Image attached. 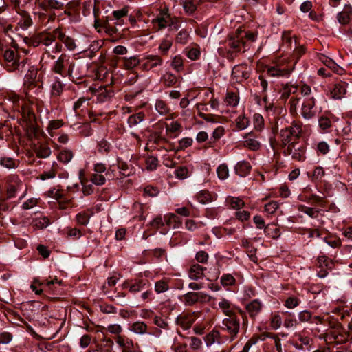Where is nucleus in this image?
<instances>
[{
  "label": "nucleus",
  "mask_w": 352,
  "mask_h": 352,
  "mask_svg": "<svg viewBox=\"0 0 352 352\" xmlns=\"http://www.w3.org/2000/svg\"><path fill=\"white\" fill-rule=\"evenodd\" d=\"M79 68H80V65L69 61L67 54H62L54 62L52 67V71L55 74L60 75L62 77L68 76L72 79H78L82 74L76 72V69Z\"/></svg>",
  "instance_id": "nucleus-1"
},
{
  "label": "nucleus",
  "mask_w": 352,
  "mask_h": 352,
  "mask_svg": "<svg viewBox=\"0 0 352 352\" xmlns=\"http://www.w3.org/2000/svg\"><path fill=\"white\" fill-rule=\"evenodd\" d=\"M21 118L19 124L26 129L30 138H37L40 133L37 119L34 111H19Z\"/></svg>",
  "instance_id": "nucleus-2"
},
{
  "label": "nucleus",
  "mask_w": 352,
  "mask_h": 352,
  "mask_svg": "<svg viewBox=\"0 0 352 352\" xmlns=\"http://www.w3.org/2000/svg\"><path fill=\"white\" fill-rule=\"evenodd\" d=\"M295 127L296 129H294L293 126H286L280 130V143L278 144L283 151L287 147L289 144L292 143L291 141L292 137H295L296 138L299 137V134L300 133V128L297 127L296 125H295Z\"/></svg>",
  "instance_id": "nucleus-3"
},
{
  "label": "nucleus",
  "mask_w": 352,
  "mask_h": 352,
  "mask_svg": "<svg viewBox=\"0 0 352 352\" xmlns=\"http://www.w3.org/2000/svg\"><path fill=\"white\" fill-rule=\"evenodd\" d=\"M283 153L285 156L292 155V159L298 161H304L306 158L305 147L296 142L289 144Z\"/></svg>",
  "instance_id": "nucleus-4"
},
{
  "label": "nucleus",
  "mask_w": 352,
  "mask_h": 352,
  "mask_svg": "<svg viewBox=\"0 0 352 352\" xmlns=\"http://www.w3.org/2000/svg\"><path fill=\"white\" fill-rule=\"evenodd\" d=\"M222 328L227 330L232 338L236 337L240 328V320L236 314L228 316L222 322Z\"/></svg>",
  "instance_id": "nucleus-5"
},
{
  "label": "nucleus",
  "mask_w": 352,
  "mask_h": 352,
  "mask_svg": "<svg viewBox=\"0 0 352 352\" xmlns=\"http://www.w3.org/2000/svg\"><path fill=\"white\" fill-rule=\"evenodd\" d=\"M3 58L6 62V67L10 72L19 69L21 63L19 61V55L16 50L8 49L4 52Z\"/></svg>",
  "instance_id": "nucleus-6"
},
{
  "label": "nucleus",
  "mask_w": 352,
  "mask_h": 352,
  "mask_svg": "<svg viewBox=\"0 0 352 352\" xmlns=\"http://www.w3.org/2000/svg\"><path fill=\"white\" fill-rule=\"evenodd\" d=\"M149 286V282L147 279L136 278L133 280H127L122 285L124 289H129L131 293H136L146 289Z\"/></svg>",
  "instance_id": "nucleus-7"
},
{
  "label": "nucleus",
  "mask_w": 352,
  "mask_h": 352,
  "mask_svg": "<svg viewBox=\"0 0 352 352\" xmlns=\"http://www.w3.org/2000/svg\"><path fill=\"white\" fill-rule=\"evenodd\" d=\"M208 295L204 292H189L183 295L182 300L186 306H192L197 302H204Z\"/></svg>",
  "instance_id": "nucleus-8"
},
{
  "label": "nucleus",
  "mask_w": 352,
  "mask_h": 352,
  "mask_svg": "<svg viewBox=\"0 0 352 352\" xmlns=\"http://www.w3.org/2000/svg\"><path fill=\"white\" fill-rule=\"evenodd\" d=\"M40 35L41 44L47 47L51 45L56 39L63 38V31L60 28H57L52 32H41Z\"/></svg>",
  "instance_id": "nucleus-9"
},
{
  "label": "nucleus",
  "mask_w": 352,
  "mask_h": 352,
  "mask_svg": "<svg viewBox=\"0 0 352 352\" xmlns=\"http://www.w3.org/2000/svg\"><path fill=\"white\" fill-rule=\"evenodd\" d=\"M226 43L229 47L228 52L232 55L240 52L243 48L245 49V43L243 38L238 34L230 36ZM245 51V50H243V52Z\"/></svg>",
  "instance_id": "nucleus-10"
},
{
  "label": "nucleus",
  "mask_w": 352,
  "mask_h": 352,
  "mask_svg": "<svg viewBox=\"0 0 352 352\" xmlns=\"http://www.w3.org/2000/svg\"><path fill=\"white\" fill-rule=\"evenodd\" d=\"M232 76L238 82H241L250 77V68L246 65H238L234 67Z\"/></svg>",
  "instance_id": "nucleus-11"
},
{
  "label": "nucleus",
  "mask_w": 352,
  "mask_h": 352,
  "mask_svg": "<svg viewBox=\"0 0 352 352\" xmlns=\"http://www.w3.org/2000/svg\"><path fill=\"white\" fill-rule=\"evenodd\" d=\"M38 7L43 11L61 10L65 8L63 2L58 0H43L38 3Z\"/></svg>",
  "instance_id": "nucleus-12"
},
{
  "label": "nucleus",
  "mask_w": 352,
  "mask_h": 352,
  "mask_svg": "<svg viewBox=\"0 0 352 352\" xmlns=\"http://www.w3.org/2000/svg\"><path fill=\"white\" fill-rule=\"evenodd\" d=\"M26 97L29 98V94L26 92ZM10 100L13 102V104L17 106H21V110H33V101L28 98V102L24 99H21L19 96L16 94H12L10 96Z\"/></svg>",
  "instance_id": "nucleus-13"
},
{
  "label": "nucleus",
  "mask_w": 352,
  "mask_h": 352,
  "mask_svg": "<svg viewBox=\"0 0 352 352\" xmlns=\"http://www.w3.org/2000/svg\"><path fill=\"white\" fill-rule=\"evenodd\" d=\"M294 69V66L292 68H282L279 65L272 66L267 69V74L272 77L289 76Z\"/></svg>",
  "instance_id": "nucleus-14"
},
{
  "label": "nucleus",
  "mask_w": 352,
  "mask_h": 352,
  "mask_svg": "<svg viewBox=\"0 0 352 352\" xmlns=\"http://www.w3.org/2000/svg\"><path fill=\"white\" fill-rule=\"evenodd\" d=\"M144 63L142 67L145 70H150L163 63L162 59L157 55H148L144 58Z\"/></svg>",
  "instance_id": "nucleus-15"
},
{
  "label": "nucleus",
  "mask_w": 352,
  "mask_h": 352,
  "mask_svg": "<svg viewBox=\"0 0 352 352\" xmlns=\"http://www.w3.org/2000/svg\"><path fill=\"white\" fill-rule=\"evenodd\" d=\"M21 16L19 25L23 30H26L32 25L33 21L30 14L22 9L16 11Z\"/></svg>",
  "instance_id": "nucleus-16"
},
{
  "label": "nucleus",
  "mask_w": 352,
  "mask_h": 352,
  "mask_svg": "<svg viewBox=\"0 0 352 352\" xmlns=\"http://www.w3.org/2000/svg\"><path fill=\"white\" fill-rule=\"evenodd\" d=\"M129 12V8L125 6L120 10H114L112 12V17L110 21H116L113 23L116 25H122L124 23L123 18L126 16Z\"/></svg>",
  "instance_id": "nucleus-17"
},
{
  "label": "nucleus",
  "mask_w": 352,
  "mask_h": 352,
  "mask_svg": "<svg viewBox=\"0 0 352 352\" xmlns=\"http://www.w3.org/2000/svg\"><path fill=\"white\" fill-rule=\"evenodd\" d=\"M318 58L324 65L330 68L335 73L342 74V68L337 65L331 58L322 54L318 55Z\"/></svg>",
  "instance_id": "nucleus-18"
},
{
  "label": "nucleus",
  "mask_w": 352,
  "mask_h": 352,
  "mask_svg": "<svg viewBox=\"0 0 352 352\" xmlns=\"http://www.w3.org/2000/svg\"><path fill=\"white\" fill-rule=\"evenodd\" d=\"M262 307V303L258 299H254L246 305L245 309L250 316L254 318L260 313Z\"/></svg>",
  "instance_id": "nucleus-19"
},
{
  "label": "nucleus",
  "mask_w": 352,
  "mask_h": 352,
  "mask_svg": "<svg viewBox=\"0 0 352 352\" xmlns=\"http://www.w3.org/2000/svg\"><path fill=\"white\" fill-rule=\"evenodd\" d=\"M206 270V267L197 263L193 264L190 266L189 270V278L192 280H197L204 276V272Z\"/></svg>",
  "instance_id": "nucleus-20"
},
{
  "label": "nucleus",
  "mask_w": 352,
  "mask_h": 352,
  "mask_svg": "<svg viewBox=\"0 0 352 352\" xmlns=\"http://www.w3.org/2000/svg\"><path fill=\"white\" fill-rule=\"evenodd\" d=\"M194 322V317L188 314H181L176 318L177 324L182 327L184 329H188Z\"/></svg>",
  "instance_id": "nucleus-21"
},
{
  "label": "nucleus",
  "mask_w": 352,
  "mask_h": 352,
  "mask_svg": "<svg viewBox=\"0 0 352 352\" xmlns=\"http://www.w3.org/2000/svg\"><path fill=\"white\" fill-rule=\"evenodd\" d=\"M116 342L122 349V352H131L134 349L133 342L131 339L118 336Z\"/></svg>",
  "instance_id": "nucleus-22"
},
{
  "label": "nucleus",
  "mask_w": 352,
  "mask_h": 352,
  "mask_svg": "<svg viewBox=\"0 0 352 352\" xmlns=\"http://www.w3.org/2000/svg\"><path fill=\"white\" fill-rule=\"evenodd\" d=\"M252 169V166L248 162H239L234 167L235 173L240 177L247 176Z\"/></svg>",
  "instance_id": "nucleus-23"
},
{
  "label": "nucleus",
  "mask_w": 352,
  "mask_h": 352,
  "mask_svg": "<svg viewBox=\"0 0 352 352\" xmlns=\"http://www.w3.org/2000/svg\"><path fill=\"white\" fill-rule=\"evenodd\" d=\"M253 100L256 103L260 109L264 110H270L272 108V103L270 102L266 96H259L256 94L253 96Z\"/></svg>",
  "instance_id": "nucleus-24"
},
{
  "label": "nucleus",
  "mask_w": 352,
  "mask_h": 352,
  "mask_svg": "<svg viewBox=\"0 0 352 352\" xmlns=\"http://www.w3.org/2000/svg\"><path fill=\"white\" fill-rule=\"evenodd\" d=\"M33 149L36 156L39 158H46L51 154V149L47 145H35Z\"/></svg>",
  "instance_id": "nucleus-25"
},
{
  "label": "nucleus",
  "mask_w": 352,
  "mask_h": 352,
  "mask_svg": "<svg viewBox=\"0 0 352 352\" xmlns=\"http://www.w3.org/2000/svg\"><path fill=\"white\" fill-rule=\"evenodd\" d=\"M346 92V89L344 83H338L334 85L331 94L334 99L341 98Z\"/></svg>",
  "instance_id": "nucleus-26"
},
{
  "label": "nucleus",
  "mask_w": 352,
  "mask_h": 352,
  "mask_svg": "<svg viewBox=\"0 0 352 352\" xmlns=\"http://www.w3.org/2000/svg\"><path fill=\"white\" fill-rule=\"evenodd\" d=\"M129 329L138 334H144L147 332V325L144 322L137 321L131 326Z\"/></svg>",
  "instance_id": "nucleus-27"
},
{
  "label": "nucleus",
  "mask_w": 352,
  "mask_h": 352,
  "mask_svg": "<svg viewBox=\"0 0 352 352\" xmlns=\"http://www.w3.org/2000/svg\"><path fill=\"white\" fill-rule=\"evenodd\" d=\"M23 40L28 45L34 47H36L41 44L40 32L31 36H26Z\"/></svg>",
  "instance_id": "nucleus-28"
},
{
  "label": "nucleus",
  "mask_w": 352,
  "mask_h": 352,
  "mask_svg": "<svg viewBox=\"0 0 352 352\" xmlns=\"http://www.w3.org/2000/svg\"><path fill=\"white\" fill-rule=\"evenodd\" d=\"M239 101V97L236 93L232 91H228L227 93L225 102L228 105L235 107L238 104Z\"/></svg>",
  "instance_id": "nucleus-29"
},
{
  "label": "nucleus",
  "mask_w": 352,
  "mask_h": 352,
  "mask_svg": "<svg viewBox=\"0 0 352 352\" xmlns=\"http://www.w3.org/2000/svg\"><path fill=\"white\" fill-rule=\"evenodd\" d=\"M161 81L166 87H171L177 83V78L174 74L167 72L162 77Z\"/></svg>",
  "instance_id": "nucleus-30"
},
{
  "label": "nucleus",
  "mask_w": 352,
  "mask_h": 352,
  "mask_svg": "<svg viewBox=\"0 0 352 352\" xmlns=\"http://www.w3.org/2000/svg\"><path fill=\"white\" fill-rule=\"evenodd\" d=\"M265 234L271 236L273 239H277L280 236V230L274 224H268L265 228Z\"/></svg>",
  "instance_id": "nucleus-31"
},
{
  "label": "nucleus",
  "mask_w": 352,
  "mask_h": 352,
  "mask_svg": "<svg viewBox=\"0 0 352 352\" xmlns=\"http://www.w3.org/2000/svg\"><path fill=\"white\" fill-rule=\"evenodd\" d=\"M298 210L305 213L311 218H317L319 214V210L315 208L307 207L304 205L299 206Z\"/></svg>",
  "instance_id": "nucleus-32"
},
{
  "label": "nucleus",
  "mask_w": 352,
  "mask_h": 352,
  "mask_svg": "<svg viewBox=\"0 0 352 352\" xmlns=\"http://www.w3.org/2000/svg\"><path fill=\"white\" fill-rule=\"evenodd\" d=\"M184 10L188 14H192L197 9L194 0H181Z\"/></svg>",
  "instance_id": "nucleus-33"
},
{
  "label": "nucleus",
  "mask_w": 352,
  "mask_h": 352,
  "mask_svg": "<svg viewBox=\"0 0 352 352\" xmlns=\"http://www.w3.org/2000/svg\"><path fill=\"white\" fill-rule=\"evenodd\" d=\"M102 30L109 36H113L118 32L116 25L110 24L109 20L102 21Z\"/></svg>",
  "instance_id": "nucleus-34"
},
{
  "label": "nucleus",
  "mask_w": 352,
  "mask_h": 352,
  "mask_svg": "<svg viewBox=\"0 0 352 352\" xmlns=\"http://www.w3.org/2000/svg\"><path fill=\"white\" fill-rule=\"evenodd\" d=\"M38 69L34 66H32L28 71L26 75H25V78L28 79V80H30L31 81L30 82L28 86V89H30L31 87H33L34 86L33 82H34V80L36 78V76H37V74H38Z\"/></svg>",
  "instance_id": "nucleus-35"
},
{
  "label": "nucleus",
  "mask_w": 352,
  "mask_h": 352,
  "mask_svg": "<svg viewBox=\"0 0 352 352\" xmlns=\"http://www.w3.org/2000/svg\"><path fill=\"white\" fill-rule=\"evenodd\" d=\"M144 118V112L139 111L138 113L129 116V118H128V123L130 125V126H135L138 123L143 121Z\"/></svg>",
  "instance_id": "nucleus-36"
},
{
  "label": "nucleus",
  "mask_w": 352,
  "mask_h": 352,
  "mask_svg": "<svg viewBox=\"0 0 352 352\" xmlns=\"http://www.w3.org/2000/svg\"><path fill=\"white\" fill-rule=\"evenodd\" d=\"M58 40L61 41L65 45L67 50L72 51L76 48L75 41L73 38L66 36L65 33L63 32V38H58Z\"/></svg>",
  "instance_id": "nucleus-37"
},
{
  "label": "nucleus",
  "mask_w": 352,
  "mask_h": 352,
  "mask_svg": "<svg viewBox=\"0 0 352 352\" xmlns=\"http://www.w3.org/2000/svg\"><path fill=\"white\" fill-rule=\"evenodd\" d=\"M140 60L137 56H131L130 58H124V66L126 69H131L140 63Z\"/></svg>",
  "instance_id": "nucleus-38"
},
{
  "label": "nucleus",
  "mask_w": 352,
  "mask_h": 352,
  "mask_svg": "<svg viewBox=\"0 0 352 352\" xmlns=\"http://www.w3.org/2000/svg\"><path fill=\"white\" fill-rule=\"evenodd\" d=\"M217 173L218 175V177L221 179L224 180L227 179L229 176V170L228 166L226 164H222L218 166L217 168Z\"/></svg>",
  "instance_id": "nucleus-39"
},
{
  "label": "nucleus",
  "mask_w": 352,
  "mask_h": 352,
  "mask_svg": "<svg viewBox=\"0 0 352 352\" xmlns=\"http://www.w3.org/2000/svg\"><path fill=\"white\" fill-rule=\"evenodd\" d=\"M197 197L198 201L203 204L211 202L212 201V196L208 191H200L197 195Z\"/></svg>",
  "instance_id": "nucleus-40"
},
{
  "label": "nucleus",
  "mask_w": 352,
  "mask_h": 352,
  "mask_svg": "<svg viewBox=\"0 0 352 352\" xmlns=\"http://www.w3.org/2000/svg\"><path fill=\"white\" fill-rule=\"evenodd\" d=\"M219 306L227 316L235 314L233 311L230 309V303L228 300L225 298L221 299V300L219 302Z\"/></svg>",
  "instance_id": "nucleus-41"
},
{
  "label": "nucleus",
  "mask_w": 352,
  "mask_h": 352,
  "mask_svg": "<svg viewBox=\"0 0 352 352\" xmlns=\"http://www.w3.org/2000/svg\"><path fill=\"white\" fill-rule=\"evenodd\" d=\"M72 157L73 153L69 150L62 151L58 155V160L65 164L69 162Z\"/></svg>",
  "instance_id": "nucleus-42"
},
{
  "label": "nucleus",
  "mask_w": 352,
  "mask_h": 352,
  "mask_svg": "<svg viewBox=\"0 0 352 352\" xmlns=\"http://www.w3.org/2000/svg\"><path fill=\"white\" fill-rule=\"evenodd\" d=\"M76 219L78 224L86 226L89 223L90 215L86 212H81L76 214Z\"/></svg>",
  "instance_id": "nucleus-43"
},
{
  "label": "nucleus",
  "mask_w": 352,
  "mask_h": 352,
  "mask_svg": "<svg viewBox=\"0 0 352 352\" xmlns=\"http://www.w3.org/2000/svg\"><path fill=\"white\" fill-rule=\"evenodd\" d=\"M221 283L223 286H232L235 285L236 279L230 274H224L221 278Z\"/></svg>",
  "instance_id": "nucleus-44"
},
{
  "label": "nucleus",
  "mask_w": 352,
  "mask_h": 352,
  "mask_svg": "<svg viewBox=\"0 0 352 352\" xmlns=\"http://www.w3.org/2000/svg\"><path fill=\"white\" fill-rule=\"evenodd\" d=\"M219 337V333L218 331L212 330L208 334H207L204 339L207 346L212 345L215 340Z\"/></svg>",
  "instance_id": "nucleus-45"
},
{
  "label": "nucleus",
  "mask_w": 352,
  "mask_h": 352,
  "mask_svg": "<svg viewBox=\"0 0 352 352\" xmlns=\"http://www.w3.org/2000/svg\"><path fill=\"white\" fill-rule=\"evenodd\" d=\"M166 131L167 133H173L175 132L180 131L182 125L178 121H173L169 125L167 123H165Z\"/></svg>",
  "instance_id": "nucleus-46"
},
{
  "label": "nucleus",
  "mask_w": 352,
  "mask_h": 352,
  "mask_svg": "<svg viewBox=\"0 0 352 352\" xmlns=\"http://www.w3.org/2000/svg\"><path fill=\"white\" fill-rule=\"evenodd\" d=\"M171 66L177 72H180L184 67V61L181 56H175L171 63Z\"/></svg>",
  "instance_id": "nucleus-47"
},
{
  "label": "nucleus",
  "mask_w": 352,
  "mask_h": 352,
  "mask_svg": "<svg viewBox=\"0 0 352 352\" xmlns=\"http://www.w3.org/2000/svg\"><path fill=\"white\" fill-rule=\"evenodd\" d=\"M188 169L186 166H179L175 170V175L179 179H184L188 177Z\"/></svg>",
  "instance_id": "nucleus-48"
},
{
  "label": "nucleus",
  "mask_w": 352,
  "mask_h": 352,
  "mask_svg": "<svg viewBox=\"0 0 352 352\" xmlns=\"http://www.w3.org/2000/svg\"><path fill=\"white\" fill-rule=\"evenodd\" d=\"M189 38V34L186 30H182L177 35L175 41L178 43L186 44Z\"/></svg>",
  "instance_id": "nucleus-49"
},
{
  "label": "nucleus",
  "mask_w": 352,
  "mask_h": 352,
  "mask_svg": "<svg viewBox=\"0 0 352 352\" xmlns=\"http://www.w3.org/2000/svg\"><path fill=\"white\" fill-rule=\"evenodd\" d=\"M91 181L97 186H102L105 184L106 178L102 174L94 173L91 177Z\"/></svg>",
  "instance_id": "nucleus-50"
},
{
  "label": "nucleus",
  "mask_w": 352,
  "mask_h": 352,
  "mask_svg": "<svg viewBox=\"0 0 352 352\" xmlns=\"http://www.w3.org/2000/svg\"><path fill=\"white\" fill-rule=\"evenodd\" d=\"M192 144V139L190 138H184L179 141V146L175 149L176 151L184 150L190 146Z\"/></svg>",
  "instance_id": "nucleus-51"
},
{
  "label": "nucleus",
  "mask_w": 352,
  "mask_h": 352,
  "mask_svg": "<svg viewBox=\"0 0 352 352\" xmlns=\"http://www.w3.org/2000/svg\"><path fill=\"white\" fill-rule=\"evenodd\" d=\"M325 175V172L322 167L316 166L313 172L311 179L313 181L321 180L322 177Z\"/></svg>",
  "instance_id": "nucleus-52"
},
{
  "label": "nucleus",
  "mask_w": 352,
  "mask_h": 352,
  "mask_svg": "<svg viewBox=\"0 0 352 352\" xmlns=\"http://www.w3.org/2000/svg\"><path fill=\"white\" fill-rule=\"evenodd\" d=\"M168 288L169 287L167 282L164 280H161L155 283V290L158 294L167 291Z\"/></svg>",
  "instance_id": "nucleus-53"
},
{
  "label": "nucleus",
  "mask_w": 352,
  "mask_h": 352,
  "mask_svg": "<svg viewBox=\"0 0 352 352\" xmlns=\"http://www.w3.org/2000/svg\"><path fill=\"white\" fill-rule=\"evenodd\" d=\"M50 220L47 217H43L34 221V226L40 229L47 227L50 224Z\"/></svg>",
  "instance_id": "nucleus-54"
},
{
  "label": "nucleus",
  "mask_w": 352,
  "mask_h": 352,
  "mask_svg": "<svg viewBox=\"0 0 352 352\" xmlns=\"http://www.w3.org/2000/svg\"><path fill=\"white\" fill-rule=\"evenodd\" d=\"M100 311L104 314H116L117 308L109 304H102L100 305Z\"/></svg>",
  "instance_id": "nucleus-55"
},
{
  "label": "nucleus",
  "mask_w": 352,
  "mask_h": 352,
  "mask_svg": "<svg viewBox=\"0 0 352 352\" xmlns=\"http://www.w3.org/2000/svg\"><path fill=\"white\" fill-rule=\"evenodd\" d=\"M300 300L294 296L287 298L285 302V305L289 309H293L299 305Z\"/></svg>",
  "instance_id": "nucleus-56"
},
{
  "label": "nucleus",
  "mask_w": 352,
  "mask_h": 352,
  "mask_svg": "<svg viewBox=\"0 0 352 352\" xmlns=\"http://www.w3.org/2000/svg\"><path fill=\"white\" fill-rule=\"evenodd\" d=\"M153 322L155 325H157L158 327L164 329H168L169 325L168 322L162 317L160 316H155L153 319Z\"/></svg>",
  "instance_id": "nucleus-57"
},
{
  "label": "nucleus",
  "mask_w": 352,
  "mask_h": 352,
  "mask_svg": "<svg viewBox=\"0 0 352 352\" xmlns=\"http://www.w3.org/2000/svg\"><path fill=\"white\" fill-rule=\"evenodd\" d=\"M0 164L8 168H13L15 167L14 160L11 157H1L0 159Z\"/></svg>",
  "instance_id": "nucleus-58"
},
{
  "label": "nucleus",
  "mask_w": 352,
  "mask_h": 352,
  "mask_svg": "<svg viewBox=\"0 0 352 352\" xmlns=\"http://www.w3.org/2000/svg\"><path fill=\"white\" fill-rule=\"evenodd\" d=\"M249 124V120L248 118L245 116L241 117L239 116L236 119V126L239 130L245 129Z\"/></svg>",
  "instance_id": "nucleus-59"
},
{
  "label": "nucleus",
  "mask_w": 352,
  "mask_h": 352,
  "mask_svg": "<svg viewBox=\"0 0 352 352\" xmlns=\"http://www.w3.org/2000/svg\"><path fill=\"white\" fill-rule=\"evenodd\" d=\"M208 254L206 252L201 250L197 252L195 259L199 263H206L208 262Z\"/></svg>",
  "instance_id": "nucleus-60"
},
{
  "label": "nucleus",
  "mask_w": 352,
  "mask_h": 352,
  "mask_svg": "<svg viewBox=\"0 0 352 352\" xmlns=\"http://www.w3.org/2000/svg\"><path fill=\"white\" fill-rule=\"evenodd\" d=\"M63 85L59 80H56L54 82L52 89V94L54 96H59L60 94L63 91Z\"/></svg>",
  "instance_id": "nucleus-61"
},
{
  "label": "nucleus",
  "mask_w": 352,
  "mask_h": 352,
  "mask_svg": "<svg viewBox=\"0 0 352 352\" xmlns=\"http://www.w3.org/2000/svg\"><path fill=\"white\" fill-rule=\"evenodd\" d=\"M118 168L120 170V173L124 176L126 177L130 175L129 166L124 162L118 161Z\"/></svg>",
  "instance_id": "nucleus-62"
},
{
  "label": "nucleus",
  "mask_w": 352,
  "mask_h": 352,
  "mask_svg": "<svg viewBox=\"0 0 352 352\" xmlns=\"http://www.w3.org/2000/svg\"><path fill=\"white\" fill-rule=\"evenodd\" d=\"M186 56L192 60H197L200 56V51L197 48H191L186 52Z\"/></svg>",
  "instance_id": "nucleus-63"
},
{
  "label": "nucleus",
  "mask_w": 352,
  "mask_h": 352,
  "mask_svg": "<svg viewBox=\"0 0 352 352\" xmlns=\"http://www.w3.org/2000/svg\"><path fill=\"white\" fill-rule=\"evenodd\" d=\"M338 20L340 23L346 25L350 22L351 17L349 16L347 14H346V12L342 11L338 14Z\"/></svg>",
  "instance_id": "nucleus-64"
}]
</instances>
